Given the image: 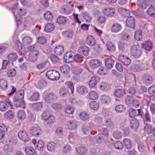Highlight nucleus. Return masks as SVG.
I'll use <instances>...</instances> for the list:
<instances>
[{
    "instance_id": "nucleus-1",
    "label": "nucleus",
    "mask_w": 155,
    "mask_h": 155,
    "mask_svg": "<svg viewBox=\"0 0 155 155\" xmlns=\"http://www.w3.org/2000/svg\"><path fill=\"white\" fill-rule=\"evenodd\" d=\"M24 97V91L20 90L15 95L13 99L14 105L16 107H20L25 108V103L23 100Z\"/></svg>"
},
{
    "instance_id": "nucleus-2",
    "label": "nucleus",
    "mask_w": 155,
    "mask_h": 155,
    "mask_svg": "<svg viewBox=\"0 0 155 155\" xmlns=\"http://www.w3.org/2000/svg\"><path fill=\"white\" fill-rule=\"evenodd\" d=\"M109 130L106 128H104L101 130H100L99 131V134L97 136L94 137L93 138V142L95 143H101L104 140V137L101 136L102 135L105 137H107L109 135Z\"/></svg>"
},
{
    "instance_id": "nucleus-3",
    "label": "nucleus",
    "mask_w": 155,
    "mask_h": 155,
    "mask_svg": "<svg viewBox=\"0 0 155 155\" xmlns=\"http://www.w3.org/2000/svg\"><path fill=\"white\" fill-rule=\"evenodd\" d=\"M27 13V11L25 9L20 8L16 13L13 11L12 14L14 15L17 26L20 25L22 22L21 17L22 16L25 15Z\"/></svg>"
},
{
    "instance_id": "nucleus-4",
    "label": "nucleus",
    "mask_w": 155,
    "mask_h": 155,
    "mask_svg": "<svg viewBox=\"0 0 155 155\" xmlns=\"http://www.w3.org/2000/svg\"><path fill=\"white\" fill-rule=\"evenodd\" d=\"M138 7L136 10V12H134L135 15L137 17L140 16V15L137 13L139 12L140 14H143L144 12V9L147 8L148 6V4L147 3L146 1L143 0H139L137 4Z\"/></svg>"
},
{
    "instance_id": "nucleus-5",
    "label": "nucleus",
    "mask_w": 155,
    "mask_h": 155,
    "mask_svg": "<svg viewBox=\"0 0 155 155\" xmlns=\"http://www.w3.org/2000/svg\"><path fill=\"white\" fill-rule=\"evenodd\" d=\"M45 75L48 79L52 81L58 80L60 77L59 72L57 71L53 70L48 71Z\"/></svg>"
},
{
    "instance_id": "nucleus-6",
    "label": "nucleus",
    "mask_w": 155,
    "mask_h": 155,
    "mask_svg": "<svg viewBox=\"0 0 155 155\" xmlns=\"http://www.w3.org/2000/svg\"><path fill=\"white\" fill-rule=\"evenodd\" d=\"M142 48L138 45L133 46L131 49V55L135 58H139L142 53Z\"/></svg>"
},
{
    "instance_id": "nucleus-7",
    "label": "nucleus",
    "mask_w": 155,
    "mask_h": 155,
    "mask_svg": "<svg viewBox=\"0 0 155 155\" xmlns=\"http://www.w3.org/2000/svg\"><path fill=\"white\" fill-rule=\"evenodd\" d=\"M5 102H5L0 101V110L2 112L5 111L8 109V105L11 108H12L13 106L12 103L9 99H6Z\"/></svg>"
},
{
    "instance_id": "nucleus-8",
    "label": "nucleus",
    "mask_w": 155,
    "mask_h": 155,
    "mask_svg": "<svg viewBox=\"0 0 155 155\" xmlns=\"http://www.w3.org/2000/svg\"><path fill=\"white\" fill-rule=\"evenodd\" d=\"M40 54L37 50L31 51L29 54V60L31 62L35 61L39 57Z\"/></svg>"
},
{
    "instance_id": "nucleus-9",
    "label": "nucleus",
    "mask_w": 155,
    "mask_h": 155,
    "mask_svg": "<svg viewBox=\"0 0 155 155\" xmlns=\"http://www.w3.org/2000/svg\"><path fill=\"white\" fill-rule=\"evenodd\" d=\"M118 60L125 65H129L131 62V59L128 57L123 54H120L118 56Z\"/></svg>"
},
{
    "instance_id": "nucleus-10",
    "label": "nucleus",
    "mask_w": 155,
    "mask_h": 155,
    "mask_svg": "<svg viewBox=\"0 0 155 155\" xmlns=\"http://www.w3.org/2000/svg\"><path fill=\"white\" fill-rule=\"evenodd\" d=\"M104 15L108 17H114L115 12V9L112 8H106L103 10Z\"/></svg>"
},
{
    "instance_id": "nucleus-11",
    "label": "nucleus",
    "mask_w": 155,
    "mask_h": 155,
    "mask_svg": "<svg viewBox=\"0 0 155 155\" xmlns=\"http://www.w3.org/2000/svg\"><path fill=\"white\" fill-rule=\"evenodd\" d=\"M18 135L20 139L25 142H28L29 140L28 136L25 130H20L18 132Z\"/></svg>"
},
{
    "instance_id": "nucleus-12",
    "label": "nucleus",
    "mask_w": 155,
    "mask_h": 155,
    "mask_svg": "<svg viewBox=\"0 0 155 155\" xmlns=\"http://www.w3.org/2000/svg\"><path fill=\"white\" fill-rule=\"evenodd\" d=\"M139 125V121L137 119H133L130 122V127L133 130L136 131L138 128Z\"/></svg>"
},
{
    "instance_id": "nucleus-13",
    "label": "nucleus",
    "mask_w": 155,
    "mask_h": 155,
    "mask_svg": "<svg viewBox=\"0 0 155 155\" xmlns=\"http://www.w3.org/2000/svg\"><path fill=\"white\" fill-rule=\"evenodd\" d=\"M122 28L121 25L118 23L113 24L111 27V31L112 32L117 33L120 31Z\"/></svg>"
},
{
    "instance_id": "nucleus-14",
    "label": "nucleus",
    "mask_w": 155,
    "mask_h": 155,
    "mask_svg": "<svg viewBox=\"0 0 155 155\" xmlns=\"http://www.w3.org/2000/svg\"><path fill=\"white\" fill-rule=\"evenodd\" d=\"M80 16L83 20L87 23H90L92 19V17L87 12L81 13Z\"/></svg>"
},
{
    "instance_id": "nucleus-15",
    "label": "nucleus",
    "mask_w": 155,
    "mask_h": 155,
    "mask_svg": "<svg viewBox=\"0 0 155 155\" xmlns=\"http://www.w3.org/2000/svg\"><path fill=\"white\" fill-rule=\"evenodd\" d=\"M57 99L56 96L54 94L50 93L48 94L45 98V100L47 103H51L54 102Z\"/></svg>"
},
{
    "instance_id": "nucleus-16",
    "label": "nucleus",
    "mask_w": 155,
    "mask_h": 155,
    "mask_svg": "<svg viewBox=\"0 0 155 155\" xmlns=\"http://www.w3.org/2000/svg\"><path fill=\"white\" fill-rule=\"evenodd\" d=\"M127 27L131 28H134L135 26V20L132 16H130L127 18L126 21Z\"/></svg>"
},
{
    "instance_id": "nucleus-17",
    "label": "nucleus",
    "mask_w": 155,
    "mask_h": 155,
    "mask_svg": "<svg viewBox=\"0 0 155 155\" xmlns=\"http://www.w3.org/2000/svg\"><path fill=\"white\" fill-rule=\"evenodd\" d=\"M66 126L70 130H74L78 126L77 121L74 120H70L67 123Z\"/></svg>"
},
{
    "instance_id": "nucleus-18",
    "label": "nucleus",
    "mask_w": 155,
    "mask_h": 155,
    "mask_svg": "<svg viewBox=\"0 0 155 155\" xmlns=\"http://www.w3.org/2000/svg\"><path fill=\"white\" fill-rule=\"evenodd\" d=\"M100 80V78L98 77L93 76L91 77L89 82L90 87L93 88L94 87Z\"/></svg>"
},
{
    "instance_id": "nucleus-19",
    "label": "nucleus",
    "mask_w": 155,
    "mask_h": 155,
    "mask_svg": "<svg viewBox=\"0 0 155 155\" xmlns=\"http://www.w3.org/2000/svg\"><path fill=\"white\" fill-rule=\"evenodd\" d=\"M89 48L86 46L84 45L80 47L78 50V53L87 56L88 54Z\"/></svg>"
},
{
    "instance_id": "nucleus-20",
    "label": "nucleus",
    "mask_w": 155,
    "mask_h": 155,
    "mask_svg": "<svg viewBox=\"0 0 155 155\" xmlns=\"http://www.w3.org/2000/svg\"><path fill=\"white\" fill-rule=\"evenodd\" d=\"M142 47L146 50L150 51L153 49V46L152 43L150 41H147L142 44Z\"/></svg>"
},
{
    "instance_id": "nucleus-21",
    "label": "nucleus",
    "mask_w": 155,
    "mask_h": 155,
    "mask_svg": "<svg viewBox=\"0 0 155 155\" xmlns=\"http://www.w3.org/2000/svg\"><path fill=\"white\" fill-rule=\"evenodd\" d=\"M105 62L106 67L108 69L112 68L114 64V61L110 58H107L105 59Z\"/></svg>"
},
{
    "instance_id": "nucleus-22",
    "label": "nucleus",
    "mask_w": 155,
    "mask_h": 155,
    "mask_svg": "<svg viewBox=\"0 0 155 155\" xmlns=\"http://www.w3.org/2000/svg\"><path fill=\"white\" fill-rule=\"evenodd\" d=\"M68 20V18L64 16L60 15L57 18V22L59 24L64 25H65Z\"/></svg>"
},
{
    "instance_id": "nucleus-23",
    "label": "nucleus",
    "mask_w": 155,
    "mask_h": 155,
    "mask_svg": "<svg viewBox=\"0 0 155 155\" xmlns=\"http://www.w3.org/2000/svg\"><path fill=\"white\" fill-rule=\"evenodd\" d=\"M90 63V66L93 68H96L101 65L100 61L97 59L91 60Z\"/></svg>"
},
{
    "instance_id": "nucleus-24",
    "label": "nucleus",
    "mask_w": 155,
    "mask_h": 155,
    "mask_svg": "<svg viewBox=\"0 0 155 155\" xmlns=\"http://www.w3.org/2000/svg\"><path fill=\"white\" fill-rule=\"evenodd\" d=\"M41 133V130L39 127H33L31 128V133L33 135L37 136Z\"/></svg>"
},
{
    "instance_id": "nucleus-25",
    "label": "nucleus",
    "mask_w": 155,
    "mask_h": 155,
    "mask_svg": "<svg viewBox=\"0 0 155 155\" xmlns=\"http://www.w3.org/2000/svg\"><path fill=\"white\" fill-rule=\"evenodd\" d=\"M118 11L121 15L125 17H128L130 14V12L128 10L122 8H119Z\"/></svg>"
},
{
    "instance_id": "nucleus-26",
    "label": "nucleus",
    "mask_w": 155,
    "mask_h": 155,
    "mask_svg": "<svg viewBox=\"0 0 155 155\" xmlns=\"http://www.w3.org/2000/svg\"><path fill=\"white\" fill-rule=\"evenodd\" d=\"M94 128V126L93 124H91L90 127H88L87 125L83 126L81 128L82 132L84 134H87L88 133L89 129H93Z\"/></svg>"
},
{
    "instance_id": "nucleus-27",
    "label": "nucleus",
    "mask_w": 155,
    "mask_h": 155,
    "mask_svg": "<svg viewBox=\"0 0 155 155\" xmlns=\"http://www.w3.org/2000/svg\"><path fill=\"white\" fill-rule=\"evenodd\" d=\"M77 91L79 94L85 95L88 92L86 87L84 86H79L77 87Z\"/></svg>"
},
{
    "instance_id": "nucleus-28",
    "label": "nucleus",
    "mask_w": 155,
    "mask_h": 155,
    "mask_svg": "<svg viewBox=\"0 0 155 155\" xmlns=\"http://www.w3.org/2000/svg\"><path fill=\"white\" fill-rule=\"evenodd\" d=\"M77 152L80 155H84L87 153V149L84 146L78 147L76 148Z\"/></svg>"
},
{
    "instance_id": "nucleus-29",
    "label": "nucleus",
    "mask_w": 155,
    "mask_h": 155,
    "mask_svg": "<svg viewBox=\"0 0 155 155\" xmlns=\"http://www.w3.org/2000/svg\"><path fill=\"white\" fill-rule=\"evenodd\" d=\"M125 94L124 90L121 89H116L114 92L115 96L118 98L122 97Z\"/></svg>"
},
{
    "instance_id": "nucleus-30",
    "label": "nucleus",
    "mask_w": 155,
    "mask_h": 155,
    "mask_svg": "<svg viewBox=\"0 0 155 155\" xmlns=\"http://www.w3.org/2000/svg\"><path fill=\"white\" fill-rule=\"evenodd\" d=\"M42 104L41 102H37L32 104V109L34 111L40 110L42 108Z\"/></svg>"
},
{
    "instance_id": "nucleus-31",
    "label": "nucleus",
    "mask_w": 155,
    "mask_h": 155,
    "mask_svg": "<svg viewBox=\"0 0 155 155\" xmlns=\"http://www.w3.org/2000/svg\"><path fill=\"white\" fill-rule=\"evenodd\" d=\"M86 43L89 46H92L95 44L96 41L93 37L89 36L87 38Z\"/></svg>"
},
{
    "instance_id": "nucleus-32",
    "label": "nucleus",
    "mask_w": 155,
    "mask_h": 155,
    "mask_svg": "<svg viewBox=\"0 0 155 155\" xmlns=\"http://www.w3.org/2000/svg\"><path fill=\"white\" fill-rule=\"evenodd\" d=\"M100 88L103 91H108L110 89V85L106 83L103 82L101 84Z\"/></svg>"
},
{
    "instance_id": "nucleus-33",
    "label": "nucleus",
    "mask_w": 155,
    "mask_h": 155,
    "mask_svg": "<svg viewBox=\"0 0 155 155\" xmlns=\"http://www.w3.org/2000/svg\"><path fill=\"white\" fill-rule=\"evenodd\" d=\"M143 81L144 84H145L146 85L150 84L153 82L152 78L151 76L147 75L144 78Z\"/></svg>"
},
{
    "instance_id": "nucleus-34",
    "label": "nucleus",
    "mask_w": 155,
    "mask_h": 155,
    "mask_svg": "<svg viewBox=\"0 0 155 155\" xmlns=\"http://www.w3.org/2000/svg\"><path fill=\"white\" fill-rule=\"evenodd\" d=\"M101 101L103 104H109L111 101V98L108 95H103L101 97Z\"/></svg>"
},
{
    "instance_id": "nucleus-35",
    "label": "nucleus",
    "mask_w": 155,
    "mask_h": 155,
    "mask_svg": "<svg viewBox=\"0 0 155 155\" xmlns=\"http://www.w3.org/2000/svg\"><path fill=\"white\" fill-rule=\"evenodd\" d=\"M64 50V47L61 45H58L55 47L54 51L58 55H61Z\"/></svg>"
},
{
    "instance_id": "nucleus-36",
    "label": "nucleus",
    "mask_w": 155,
    "mask_h": 155,
    "mask_svg": "<svg viewBox=\"0 0 155 155\" xmlns=\"http://www.w3.org/2000/svg\"><path fill=\"white\" fill-rule=\"evenodd\" d=\"M54 28V26L53 24L48 23L45 25L44 30L46 32H49L53 31Z\"/></svg>"
},
{
    "instance_id": "nucleus-37",
    "label": "nucleus",
    "mask_w": 155,
    "mask_h": 155,
    "mask_svg": "<svg viewBox=\"0 0 155 155\" xmlns=\"http://www.w3.org/2000/svg\"><path fill=\"white\" fill-rule=\"evenodd\" d=\"M79 117L81 119L83 120H87L89 118V115L85 112H82L79 114Z\"/></svg>"
},
{
    "instance_id": "nucleus-38",
    "label": "nucleus",
    "mask_w": 155,
    "mask_h": 155,
    "mask_svg": "<svg viewBox=\"0 0 155 155\" xmlns=\"http://www.w3.org/2000/svg\"><path fill=\"white\" fill-rule=\"evenodd\" d=\"M144 129V132L148 134H150L152 132V127L150 124L145 123Z\"/></svg>"
},
{
    "instance_id": "nucleus-39",
    "label": "nucleus",
    "mask_w": 155,
    "mask_h": 155,
    "mask_svg": "<svg viewBox=\"0 0 155 155\" xmlns=\"http://www.w3.org/2000/svg\"><path fill=\"white\" fill-rule=\"evenodd\" d=\"M147 14L151 17H155V7L153 6H151L147 10Z\"/></svg>"
},
{
    "instance_id": "nucleus-40",
    "label": "nucleus",
    "mask_w": 155,
    "mask_h": 155,
    "mask_svg": "<svg viewBox=\"0 0 155 155\" xmlns=\"http://www.w3.org/2000/svg\"><path fill=\"white\" fill-rule=\"evenodd\" d=\"M33 40L32 38L29 37H25L22 39L23 44L25 45H28L30 44Z\"/></svg>"
},
{
    "instance_id": "nucleus-41",
    "label": "nucleus",
    "mask_w": 155,
    "mask_h": 155,
    "mask_svg": "<svg viewBox=\"0 0 155 155\" xmlns=\"http://www.w3.org/2000/svg\"><path fill=\"white\" fill-rule=\"evenodd\" d=\"M18 57L17 54L15 53H11L7 56L8 59L12 62L16 61Z\"/></svg>"
},
{
    "instance_id": "nucleus-42",
    "label": "nucleus",
    "mask_w": 155,
    "mask_h": 155,
    "mask_svg": "<svg viewBox=\"0 0 155 155\" xmlns=\"http://www.w3.org/2000/svg\"><path fill=\"white\" fill-rule=\"evenodd\" d=\"M123 143L127 149H129L132 147V144L130 139L128 138L124 139Z\"/></svg>"
},
{
    "instance_id": "nucleus-43",
    "label": "nucleus",
    "mask_w": 155,
    "mask_h": 155,
    "mask_svg": "<svg viewBox=\"0 0 155 155\" xmlns=\"http://www.w3.org/2000/svg\"><path fill=\"white\" fill-rule=\"evenodd\" d=\"M105 125L107 127L112 129H114V125L111 120L109 118L106 119L105 123Z\"/></svg>"
},
{
    "instance_id": "nucleus-44",
    "label": "nucleus",
    "mask_w": 155,
    "mask_h": 155,
    "mask_svg": "<svg viewBox=\"0 0 155 155\" xmlns=\"http://www.w3.org/2000/svg\"><path fill=\"white\" fill-rule=\"evenodd\" d=\"M78 135L75 133H71L68 135V139L71 143H73L77 137Z\"/></svg>"
},
{
    "instance_id": "nucleus-45",
    "label": "nucleus",
    "mask_w": 155,
    "mask_h": 155,
    "mask_svg": "<svg viewBox=\"0 0 155 155\" xmlns=\"http://www.w3.org/2000/svg\"><path fill=\"white\" fill-rule=\"evenodd\" d=\"M89 106L91 108L94 110H97L99 107L98 103L95 101H92L89 104Z\"/></svg>"
},
{
    "instance_id": "nucleus-46",
    "label": "nucleus",
    "mask_w": 155,
    "mask_h": 155,
    "mask_svg": "<svg viewBox=\"0 0 155 155\" xmlns=\"http://www.w3.org/2000/svg\"><path fill=\"white\" fill-rule=\"evenodd\" d=\"M25 151L27 155H33L35 153L34 149L31 147H26Z\"/></svg>"
},
{
    "instance_id": "nucleus-47",
    "label": "nucleus",
    "mask_w": 155,
    "mask_h": 155,
    "mask_svg": "<svg viewBox=\"0 0 155 155\" xmlns=\"http://www.w3.org/2000/svg\"><path fill=\"white\" fill-rule=\"evenodd\" d=\"M106 46L109 51L111 52L115 51L116 49L115 46L112 43L108 42L107 43Z\"/></svg>"
},
{
    "instance_id": "nucleus-48",
    "label": "nucleus",
    "mask_w": 155,
    "mask_h": 155,
    "mask_svg": "<svg viewBox=\"0 0 155 155\" xmlns=\"http://www.w3.org/2000/svg\"><path fill=\"white\" fill-rule=\"evenodd\" d=\"M56 146V143L54 142H49L47 144V148L48 150L52 151L55 148Z\"/></svg>"
},
{
    "instance_id": "nucleus-49",
    "label": "nucleus",
    "mask_w": 155,
    "mask_h": 155,
    "mask_svg": "<svg viewBox=\"0 0 155 155\" xmlns=\"http://www.w3.org/2000/svg\"><path fill=\"white\" fill-rule=\"evenodd\" d=\"M39 98V94L38 93H34L29 98V100L31 101H37Z\"/></svg>"
},
{
    "instance_id": "nucleus-50",
    "label": "nucleus",
    "mask_w": 155,
    "mask_h": 155,
    "mask_svg": "<svg viewBox=\"0 0 155 155\" xmlns=\"http://www.w3.org/2000/svg\"><path fill=\"white\" fill-rule=\"evenodd\" d=\"M142 31L138 30L135 31L134 35L135 39L137 41H140L142 39Z\"/></svg>"
},
{
    "instance_id": "nucleus-51",
    "label": "nucleus",
    "mask_w": 155,
    "mask_h": 155,
    "mask_svg": "<svg viewBox=\"0 0 155 155\" xmlns=\"http://www.w3.org/2000/svg\"><path fill=\"white\" fill-rule=\"evenodd\" d=\"M44 17L45 20L50 21L52 19L53 15L50 12L47 11L44 14Z\"/></svg>"
},
{
    "instance_id": "nucleus-52",
    "label": "nucleus",
    "mask_w": 155,
    "mask_h": 155,
    "mask_svg": "<svg viewBox=\"0 0 155 155\" xmlns=\"http://www.w3.org/2000/svg\"><path fill=\"white\" fill-rule=\"evenodd\" d=\"M143 68V66L140 64H134L133 65L131 68L134 71L137 72L141 70Z\"/></svg>"
},
{
    "instance_id": "nucleus-53",
    "label": "nucleus",
    "mask_w": 155,
    "mask_h": 155,
    "mask_svg": "<svg viewBox=\"0 0 155 155\" xmlns=\"http://www.w3.org/2000/svg\"><path fill=\"white\" fill-rule=\"evenodd\" d=\"M88 97L91 100H95L98 97V95L96 92L91 91L89 94Z\"/></svg>"
},
{
    "instance_id": "nucleus-54",
    "label": "nucleus",
    "mask_w": 155,
    "mask_h": 155,
    "mask_svg": "<svg viewBox=\"0 0 155 155\" xmlns=\"http://www.w3.org/2000/svg\"><path fill=\"white\" fill-rule=\"evenodd\" d=\"M8 86L7 82L6 80L3 79H0V87L2 89L5 90Z\"/></svg>"
},
{
    "instance_id": "nucleus-55",
    "label": "nucleus",
    "mask_w": 155,
    "mask_h": 155,
    "mask_svg": "<svg viewBox=\"0 0 155 155\" xmlns=\"http://www.w3.org/2000/svg\"><path fill=\"white\" fill-rule=\"evenodd\" d=\"M60 70L64 74H67L69 72L70 70V67L67 65H64L60 68Z\"/></svg>"
},
{
    "instance_id": "nucleus-56",
    "label": "nucleus",
    "mask_w": 155,
    "mask_h": 155,
    "mask_svg": "<svg viewBox=\"0 0 155 155\" xmlns=\"http://www.w3.org/2000/svg\"><path fill=\"white\" fill-rule=\"evenodd\" d=\"M65 112L68 114H73L74 111V108L70 105L66 106L64 108Z\"/></svg>"
},
{
    "instance_id": "nucleus-57",
    "label": "nucleus",
    "mask_w": 155,
    "mask_h": 155,
    "mask_svg": "<svg viewBox=\"0 0 155 155\" xmlns=\"http://www.w3.org/2000/svg\"><path fill=\"white\" fill-rule=\"evenodd\" d=\"M115 109L119 113L124 112L125 110V107L122 104H119L116 106Z\"/></svg>"
},
{
    "instance_id": "nucleus-58",
    "label": "nucleus",
    "mask_w": 155,
    "mask_h": 155,
    "mask_svg": "<svg viewBox=\"0 0 155 155\" xmlns=\"http://www.w3.org/2000/svg\"><path fill=\"white\" fill-rule=\"evenodd\" d=\"M50 115L49 111L48 110H45L42 113L41 117L42 119L46 121Z\"/></svg>"
},
{
    "instance_id": "nucleus-59",
    "label": "nucleus",
    "mask_w": 155,
    "mask_h": 155,
    "mask_svg": "<svg viewBox=\"0 0 155 155\" xmlns=\"http://www.w3.org/2000/svg\"><path fill=\"white\" fill-rule=\"evenodd\" d=\"M74 54V53L72 51H69L66 52L65 54L64 58V61H66L67 60H69L72 58V56Z\"/></svg>"
},
{
    "instance_id": "nucleus-60",
    "label": "nucleus",
    "mask_w": 155,
    "mask_h": 155,
    "mask_svg": "<svg viewBox=\"0 0 155 155\" xmlns=\"http://www.w3.org/2000/svg\"><path fill=\"white\" fill-rule=\"evenodd\" d=\"M18 119L20 120H24L26 117V114L23 110L19 111L17 114Z\"/></svg>"
},
{
    "instance_id": "nucleus-61",
    "label": "nucleus",
    "mask_w": 155,
    "mask_h": 155,
    "mask_svg": "<svg viewBox=\"0 0 155 155\" xmlns=\"http://www.w3.org/2000/svg\"><path fill=\"white\" fill-rule=\"evenodd\" d=\"M5 116L7 118H12L14 117V114L13 111L8 110L5 113Z\"/></svg>"
},
{
    "instance_id": "nucleus-62",
    "label": "nucleus",
    "mask_w": 155,
    "mask_h": 155,
    "mask_svg": "<svg viewBox=\"0 0 155 155\" xmlns=\"http://www.w3.org/2000/svg\"><path fill=\"white\" fill-rule=\"evenodd\" d=\"M71 150V147L70 145L67 144L64 147L62 151L64 153H67L70 152Z\"/></svg>"
},
{
    "instance_id": "nucleus-63",
    "label": "nucleus",
    "mask_w": 155,
    "mask_h": 155,
    "mask_svg": "<svg viewBox=\"0 0 155 155\" xmlns=\"http://www.w3.org/2000/svg\"><path fill=\"white\" fill-rule=\"evenodd\" d=\"M129 116L131 118H134L137 116V114L136 110L133 108L129 109Z\"/></svg>"
},
{
    "instance_id": "nucleus-64",
    "label": "nucleus",
    "mask_w": 155,
    "mask_h": 155,
    "mask_svg": "<svg viewBox=\"0 0 155 155\" xmlns=\"http://www.w3.org/2000/svg\"><path fill=\"white\" fill-rule=\"evenodd\" d=\"M72 71L74 74L79 75L82 73V70L79 67H76L73 68Z\"/></svg>"
}]
</instances>
